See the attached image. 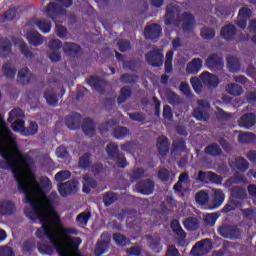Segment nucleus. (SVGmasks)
I'll return each instance as SVG.
<instances>
[{
	"label": "nucleus",
	"mask_w": 256,
	"mask_h": 256,
	"mask_svg": "<svg viewBox=\"0 0 256 256\" xmlns=\"http://www.w3.org/2000/svg\"><path fill=\"white\" fill-rule=\"evenodd\" d=\"M108 157H115L117 155L118 148L115 144H110L106 148Z\"/></svg>",
	"instance_id": "obj_52"
},
{
	"label": "nucleus",
	"mask_w": 256,
	"mask_h": 256,
	"mask_svg": "<svg viewBox=\"0 0 256 256\" xmlns=\"http://www.w3.org/2000/svg\"><path fill=\"white\" fill-rule=\"evenodd\" d=\"M56 155L60 159H65V157L68 155L67 149H65L63 146L58 147L56 150Z\"/></svg>",
	"instance_id": "obj_54"
},
{
	"label": "nucleus",
	"mask_w": 256,
	"mask_h": 256,
	"mask_svg": "<svg viewBox=\"0 0 256 256\" xmlns=\"http://www.w3.org/2000/svg\"><path fill=\"white\" fill-rule=\"evenodd\" d=\"M3 73L7 79H14L17 73V69L11 64H5L3 66Z\"/></svg>",
	"instance_id": "obj_31"
},
{
	"label": "nucleus",
	"mask_w": 256,
	"mask_h": 256,
	"mask_svg": "<svg viewBox=\"0 0 256 256\" xmlns=\"http://www.w3.org/2000/svg\"><path fill=\"white\" fill-rule=\"evenodd\" d=\"M104 204L109 207V205H112L117 201V195L113 193H107L103 198Z\"/></svg>",
	"instance_id": "obj_43"
},
{
	"label": "nucleus",
	"mask_w": 256,
	"mask_h": 256,
	"mask_svg": "<svg viewBox=\"0 0 256 256\" xmlns=\"http://www.w3.org/2000/svg\"><path fill=\"white\" fill-rule=\"evenodd\" d=\"M195 199L199 205H205L209 201V194H207L205 191H200L196 194Z\"/></svg>",
	"instance_id": "obj_36"
},
{
	"label": "nucleus",
	"mask_w": 256,
	"mask_h": 256,
	"mask_svg": "<svg viewBox=\"0 0 256 256\" xmlns=\"http://www.w3.org/2000/svg\"><path fill=\"white\" fill-rule=\"evenodd\" d=\"M157 147L160 155H166L169 151V141L167 140V137L161 136L158 139Z\"/></svg>",
	"instance_id": "obj_20"
},
{
	"label": "nucleus",
	"mask_w": 256,
	"mask_h": 256,
	"mask_svg": "<svg viewBox=\"0 0 256 256\" xmlns=\"http://www.w3.org/2000/svg\"><path fill=\"white\" fill-rule=\"evenodd\" d=\"M207 67L212 71H217L223 67V59L217 55L210 56L206 61Z\"/></svg>",
	"instance_id": "obj_13"
},
{
	"label": "nucleus",
	"mask_w": 256,
	"mask_h": 256,
	"mask_svg": "<svg viewBox=\"0 0 256 256\" xmlns=\"http://www.w3.org/2000/svg\"><path fill=\"white\" fill-rule=\"evenodd\" d=\"M0 213H2V215H13V213H15V204L11 201L1 202Z\"/></svg>",
	"instance_id": "obj_17"
},
{
	"label": "nucleus",
	"mask_w": 256,
	"mask_h": 256,
	"mask_svg": "<svg viewBox=\"0 0 256 256\" xmlns=\"http://www.w3.org/2000/svg\"><path fill=\"white\" fill-rule=\"evenodd\" d=\"M240 143H255L256 136L253 133H241L238 137Z\"/></svg>",
	"instance_id": "obj_33"
},
{
	"label": "nucleus",
	"mask_w": 256,
	"mask_h": 256,
	"mask_svg": "<svg viewBox=\"0 0 256 256\" xmlns=\"http://www.w3.org/2000/svg\"><path fill=\"white\" fill-rule=\"evenodd\" d=\"M127 97H131V89L124 87L121 89L120 96L118 97V103H123Z\"/></svg>",
	"instance_id": "obj_45"
},
{
	"label": "nucleus",
	"mask_w": 256,
	"mask_h": 256,
	"mask_svg": "<svg viewBox=\"0 0 256 256\" xmlns=\"http://www.w3.org/2000/svg\"><path fill=\"white\" fill-rule=\"evenodd\" d=\"M107 249H109V240H104L97 243L94 253L96 256H101Z\"/></svg>",
	"instance_id": "obj_29"
},
{
	"label": "nucleus",
	"mask_w": 256,
	"mask_h": 256,
	"mask_svg": "<svg viewBox=\"0 0 256 256\" xmlns=\"http://www.w3.org/2000/svg\"><path fill=\"white\" fill-rule=\"evenodd\" d=\"M63 49L65 53H79V51H81V47H79V45L71 43L64 44Z\"/></svg>",
	"instance_id": "obj_38"
},
{
	"label": "nucleus",
	"mask_w": 256,
	"mask_h": 256,
	"mask_svg": "<svg viewBox=\"0 0 256 256\" xmlns=\"http://www.w3.org/2000/svg\"><path fill=\"white\" fill-rule=\"evenodd\" d=\"M166 256H179V251L175 246H169Z\"/></svg>",
	"instance_id": "obj_62"
},
{
	"label": "nucleus",
	"mask_w": 256,
	"mask_h": 256,
	"mask_svg": "<svg viewBox=\"0 0 256 256\" xmlns=\"http://www.w3.org/2000/svg\"><path fill=\"white\" fill-rule=\"evenodd\" d=\"M187 181H189V176L187 174H181L178 183L174 185L175 191H181V184L187 183Z\"/></svg>",
	"instance_id": "obj_47"
},
{
	"label": "nucleus",
	"mask_w": 256,
	"mask_h": 256,
	"mask_svg": "<svg viewBox=\"0 0 256 256\" xmlns=\"http://www.w3.org/2000/svg\"><path fill=\"white\" fill-rule=\"evenodd\" d=\"M146 61L149 65H152V67H160V65H163V52L159 49L149 52L146 55Z\"/></svg>",
	"instance_id": "obj_6"
},
{
	"label": "nucleus",
	"mask_w": 256,
	"mask_h": 256,
	"mask_svg": "<svg viewBox=\"0 0 256 256\" xmlns=\"http://www.w3.org/2000/svg\"><path fill=\"white\" fill-rule=\"evenodd\" d=\"M201 37H203V39H213V37H215V31L212 29H203L201 30Z\"/></svg>",
	"instance_id": "obj_51"
},
{
	"label": "nucleus",
	"mask_w": 256,
	"mask_h": 256,
	"mask_svg": "<svg viewBox=\"0 0 256 256\" xmlns=\"http://www.w3.org/2000/svg\"><path fill=\"white\" fill-rule=\"evenodd\" d=\"M180 91L186 95V97H189L191 94V89L189 88V84L187 83H181L180 85Z\"/></svg>",
	"instance_id": "obj_59"
},
{
	"label": "nucleus",
	"mask_w": 256,
	"mask_h": 256,
	"mask_svg": "<svg viewBox=\"0 0 256 256\" xmlns=\"http://www.w3.org/2000/svg\"><path fill=\"white\" fill-rule=\"evenodd\" d=\"M230 167L232 169H239L240 171H245V169H249V163L243 158H238L235 162L230 163Z\"/></svg>",
	"instance_id": "obj_27"
},
{
	"label": "nucleus",
	"mask_w": 256,
	"mask_h": 256,
	"mask_svg": "<svg viewBox=\"0 0 256 256\" xmlns=\"http://www.w3.org/2000/svg\"><path fill=\"white\" fill-rule=\"evenodd\" d=\"M83 132L85 135H93L95 133V126L93 125V122L91 120H86L84 126H83Z\"/></svg>",
	"instance_id": "obj_37"
},
{
	"label": "nucleus",
	"mask_w": 256,
	"mask_h": 256,
	"mask_svg": "<svg viewBox=\"0 0 256 256\" xmlns=\"http://www.w3.org/2000/svg\"><path fill=\"white\" fill-rule=\"evenodd\" d=\"M71 177V172L70 171H60L55 175V180L58 183H61L62 181H66V179H69Z\"/></svg>",
	"instance_id": "obj_40"
},
{
	"label": "nucleus",
	"mask_w": 256,
	"mask_h": 256,
	"mask_svg": "<svg viewBox=\"0 0 256 256\" xmlns=\"http://www.w3.org/2000/svg\"><path fill=\"white\" fill-rule=\"evenodd\" d=\"M59 49H61V41L53 40L50 44L49 59L54 63H57L61 59L59 54Z\"/></svg>",
	"instance_id": "obj_8"
},
{
	"label": "nucleus",
	"mask_w": 256,
	"mask_h": 256,
	"mask_svg": "<svg viewBox=\"0 0 256 256\" xmlns=\"http://www.w3.org/2000/svg\"><path fill=\"white\" fill-rule=\"evenodd\" d=\"M11 127L13 131L16 133H20V135H25L26 133V128H25V120H16L12 122Z\"/></svg>",
	"instance_id": "obj_25"
},
{
	"label": "nucleus",
	"mask_w": 256,
	"mask_h": 256,
	"mask_svg": "<svg viewBox=\"0 0 256 256\" xmlns=\"http://www.w3.org/2000/svg\"><path fill=\"white\" fill-rule=\"evenodd\" d=\"M25 117V113L23 112V110H21L20 108H15L13 109L10 114H9V118L8 121L10 123H13L15 121H21L23 120Z\"/></svg>",
	"instance_id": "obj_21"
},
{
	"label": "nucleus",
	"mask_w": 256,
	"mask_h": 256,
	"mask_svg": "<svg viewBox=\"0 0 256 256\" xmlns=\"http://www.w3.org/2000/svg\"><path fill=\"white\" fill-rule=\"evenodd\" d=\"M79 189V182L68 181L63 184L58 185V191L62 197H67L68 195H73Z\"/></svg>",
	"instance_id": "obj_4"
},
{
	"label": "nucleus",
	"mask_w": 256,
	"mask_h": 256,
	"mask_svg": "<svg viewBox=\"0 0 256 256\" xmlns=\"http://www.w3.org/2000/svg\"><path fill=\"white\" fill-rule=\"evenodd\" d=\"M171 228L174 231V233L178 235V237H181L182 239H185V237H187V235L185 234V231L181 227V224H179V221L177 220L172 221Z\"/></svg>",
	"instance_id": "obj_32"
},
{
	"label": "nucleus",
	"mask_w": 256,
	"mask_h": 256,
	"mask_svg": "<svg viewBox=\"0 0 256 256\" xmlns=\"http://www.w3.org/2000/svg\"><path fill=\"white\" fill-rule=\"evenodd\" d=\"M234 35H235V26L226 25L224 28H222L221 37H223V39H226V41L233 39Z\"/></svg>",
	"instance_id": "obj_24"
},
{
	"label": "nucleus",
	"mask_w": 256,
	"mask_h": 256,
	"mask_svg": "<svg viewBox=\"0 0 256 256\" xmlns=\"http://www.w3.org/2000/svg\"><path fill=\"white\" fill-rule=\"evenodd\" d=\"M158 176L162 181H167L169 179V171L167 169H160Z\"/></svg>",
	"instance_id": "obj_60"
},
{
	"label": "nucleus",
	"mask_w": 256,
	"mask_h": 256,
	"mask_svg": "<svg viewBox=\"0 0 256 256\" xmlns=\"http://www.w3.org/2000/svg\"><path fill=\"white\" fill-rule=\"evenodd\" d=\"M91 218L90 212H82L80 213L76 218V223L78 227H85L87 223L89 222V219Z\"/></svg>",
	"instance_id": "obj_28"
},
{
	"label": "nucleus",
	"mask_w": 256,
	"mask_h": 256,
	"mask_svg": "<svg viewBox=\"0 0 256 256\" xmlns=\"http://www.w3.org/2000/svg\"><path fill=\"white\" fill-rule=\"evenodd\" d=\"M115 162L117 163L118 166H120L122 168L127 167V160H125V158L123 156H121V157L116 156Z\"/></svg>",
	"instance_id": "obj_63"
},
{
	"label": "nucleus",
	"mask_w": 256,
	"mask_h": 256,
	"mask_svg": "<svg viewBox=\"0 0 256 256\" xmlns=\"http://www.w3.org/2000/svg\"><path fill=\"white\" fill-rule=\"evenodd\" d=\"M126 134H127V128H117L114 131V136L117 139H121V137H125Z\"/></svg>",
	"instance_id": "obj_56"
},
{
	"label": "nucleus",
	"mask_w": 256,
	"mask_h": 256,
	"mask_svg": "<svg viewBox=\"0 0 256 256\" xmlns=\"http://www.w3.org/2000/svg\"><path fill=\"white\" fill-rule=\"evenodd\" d=\"M164 119H173V112L171 111V106H165L163 112Z\"/></svg>",
	"instance_id": "obj_58"
},
{
	"label": "nucleus",
	"mask_w": 256,
	"mask_h": 256,
	"mask_svg": "<svg viewBox=\"0 0 256 256\" xmlns=\"http://www.w3.org/2000/svg\"><path fill=\"white\" fill-rule=\"evenodd\" d=\"M44 97L48 105L55 106L59 102V98H57V94H55V90L53 88H48L44 93Z\"/></svg>",
	"instance_id": "obj_19"
},
{
	"label": "nucleus",
	"mask_w": 256,
	"mask_h": 256,
	"mask_svg": "<svg viewBox=\"0 0 256 256\" xmlns=\"http://www.w3.org/2000/svg\"><path fill=\"white\" fill-rule=\"evenodd\" d=\"M113 239L117 245H127V243H129V240L121 234H114Z\"/></svg>",
	"instance_id": "obj_49"
},
{
	"label": "nucleus",
	"mask_w": 256,
	"mask_h": 256,
	"mask_svg": "<svg viewBox=\"0 0 256 256\" xmlns=\"http://www.w3.org/2000/svg\"><path fill=\"white\" fill-rule=\"evenodd\" d=\"M5 19L6 21H11L12 19H15V10H8L5 13Z\"/></svg>",
	"instance_id": "obj_64"
},
{
	"label": "nucleus",
	"mask_w": 256,
	"mask_h": 256,
	"mask_svg": "<svg viewBox=\"0 0 256 256\" xmlns=\"http://www.w3.org/2000/svg\"><path fill=\"white\" fill-rule=\"evenodd\" d=\"M219 234L226 239H237L239 237V232L231 226H222L218 230Z\"/></svg>",
	"instance_id": "obj_10"
},
{
	"label": "nucleus",
	"mask_w": 256,
	"mask_h": 256,
	"mask_svg": "<svg viewBox=\"0 0 256 256\" xmlns=\"http://www.w3.org/2000/svg\"><path fill=\"white\" fill-rule=\"evenodd\" d=\"M165 24H174L175 27H182L184 33H187V31H191V29H193V16L190 14L179 16V6H168L165 17Z\"/></svg>",
	"instance_id": "obj_2"
},
{
	"label": "nucleus",
	"mask_w": 256,
	"mask_h": 256,
	"mask_svg": "<svg viewBox=\"0 0 256 256\" xmlns=\"http://www.w3.org/2000/svg\"><path fill=\"white\" fill-rule=\"evenodd\" d=\"M208 179H210V181H212V183H221L220 176L213 172L208 173Z\"/></svg>",
	"instance_id": "obj_61"
},
{
	"label": "nucleus",
	"mask_w": 256,
	"mask_h": 256,
	"mask_svg": "<svg viewBox=\"0 0 256 256\" xmlns=\"http://www.w3.org/2000/svg\"><path fill=\"white\" fill-rule=\"evenodd\" d=\"M201 67H203V62L201 61V59H193L191 62L188 63L186 67V73H188L189 75H194L195 73H199V71H201Z\"/></svg>",
	"instance_id": "obj_14"
},
{
	"label": "nucleus",
	"mask_w": 256,
	"mask_h": 256,
	"mask_svg": "<svg viewBox=\"0 0 256 256\" xmlns=\"http://www.w3.org/2000/svg\"><path fill=\"white\" fill-rule=\"evenodd\" d=\"M146 39H155L161 35V26L157 24H152L147 26L144 31Z\"/></svg>",
	"instance_id": "obj_12"
},
{
	"label": "nucleus",
	"mask_w": 256,
	"mask_h": 256,
	"mask_svg": "<svg viewBox=\"0 0 256 256\" xmlns=\"http://www.w3.org/2000/svg\"><path fill=\"white\" fill-rule=\"evenodd\" d=\"M200 79L206 87H217L219 85V78L217 76L209 73L204 72L201 74Z\"/></svg>",
	"instance_id": "obj_9"
},
{
	"label": "nucleus",
	"mask_w": 256,
	"mask_h": 256,
	"mask_svg": "<svg viewBox=\"0 0 256 256\" xmlns=\"http://www.w3.org/2000/svg\"><path fill=\"white\" fill-rule=\"evenodd\" d=\"M223 201H225V194L223 191L215 190L212 209H218V207H221V205H223Z\"/></svg>",
	"instance_id": "obj_22"
},
{
	"label": "nucleus",
	"mask_w": 256,
	"mask_h": 256,
	"mask_svg": "<svg viewBox=\"0 0 256 256\" xmlns=\"http://www.w3.org/2000/svg\"><path fill=\"white\" fill-rule=\"evenodd\" d=\"M15 47H19V49L21 50V52L23 53V55H25L27 57V44H25V42H23V40L18 39L14 42Z\"/></svg>",
	"instance_id": "obj_50"
},
{
	"label": "nucleus",
	"mask_w": 256,
	"mask_h": 256,
	"mask_svg": "<svg viewBox=\"0 0 256 256\" xmlns=\"http://www.w3.org/2000/svg\"><path fill=\"white\" fill-rule=\"evenodd\" d=\"M97 185V182L93 180L89 176H84V182H83V192L84 193H91V189L95 188Z\"/></svg>",
	"instance_id": "obj_26"
},
{
	"label": "nucleus",
	"mask_w": 256,
	"mask_h": 256,
	"mask_svg": "<svg viewBox=\"0 0 256 256\" xmlns=\"http://www.w3.org/2000/svg\"><path fill=\"white\" fill-rule=\"evenodd\" d=\"M198 109L194 110V117L198 119V121H207L209 119V113L206 111H209V103L198 101Z\"/></svg>",
	"instance_id": "obj_7"
},
{
	"label": "nucleus",
	"mask_w": 256,
	"mask_h": 256,
	"mask_svg": "<svg viewBox=\"0 0 256 256\" xmlns=\"http://www.w3.org/2000/svg\"><path fill=\"white\" fill-rule=\"evenodd\" d=\"M89 163H91V160L89 159V154H85L80 158L79 166L85 169V167H89Z\"/></svg>",
	"instance_id": "obj_53"
},
{
	"label": "nucleus",
	"mask_w": 256,
	"mask_h": 256,
	"mask_svg": "<svg viewBox=\"0 0 256 256\" xmlns=\"http://www.w3.org/2000/svg\"><path fill=\"white\" fill-rule=\"evenodd\" d=\"M172 61H173V51H169L166 54V61H165V71H166V73H171V69H173Z\"/></svg>",
	"instance_id": "obj_39"
},
{
	"label": "nucleus",
	"mask_w": 256,
	"mask_h": 256,
	"mask_svg": "<svg viewBox=\"0 0 256 256\" xmlns=\"http://www.w3.org/2000/svg\"><path fill=\"white\" fill-rule=\"evenodd\" d=\"M256 123V117L254 114H245L241 117L239 121L240 127H246V129H249V127H253Z\"/></svg>",
	"instance_id": "obj_15"
},
{
	"label": "nucleus",
	"mask_w": 256,
	"mask_h": 256,
	"mask_svg": "<svg viewBox=\"0 0 256 256\" xmlns=\"http://www.w3.org/2000/svg\"><path fill=\"white\" fill-rule=\"evenodd\" d=\"M77 115H73V116H68L66 118V125L68 127V129H75L77 127Z\"/></svg>",
	"instance_id": "obj_42"
},
{
	"label": "nucleus",
	"mask_w": 256,
	"mask_h": 256,
	"mask_svg": "<svg viewBox=\"0 0 256 256\" xmlns=\"http://www.w3.org/2000/svg\"><path fill=\"white\" fill-rule=\"evenodd\" d=\"M184 227L188 231H195L199 228V220L197 218H188L184 221Z\"/></svg>",
	"instance_id": "obj_30"
},
{
	"label": "nucleus",
	"mask_w": 256,
	"mask_h": 256,
	"mask_svg": "<svg viewBox=\"0 0 256 256\" xmlns=\"http://www.w3.org/2000/svg\"><path fill=\"white\" fill-rule=\"evenodd\" d=\"M251 17V10L249 8H243L239 11L237 25L240 29H245L247 27V19Z\"/></svg>",
	"instance_id": "obj_11"
},
{
	"label": "nucleus",
	"mask_w": 256,
	"mask_h": 256,
	"mask_svg": "<svg viewBox=\"0 0 256 256\" xmlns=\"http://www.w3.org/2000/svg\"><path fill=\"white\" fill-rule=\"evenodd\" d=\"M190 83L196 93H201V89L203 88V84H201V80L197 77H192Z\"/></svg>",
	"instance_id": "obj_41"
},
{
	"label": "nucleus",
	"mask_w": 256,
	"mask_h": 256,
	"mask_svg": "<svg viewBox=\"0 0 256 256\" xmlns=\"http://www.w3.org/2000/svg\"><path fill=\"white\" fill-rule=\"evenodd\" d=\"M226 91L227 93H229L230 95H241V93H243V89L241 88V86L237 85V84H230L226 87Z\"/></svg>",
	"instance_id": "obj_35"
},
{
	"label": "nucleus",
	"mask_w": 256,
	"mask_h": 256,
	"mask_svg": "<svg viewBox=\"0 0 256 256\" xmlns=\"http://www.w3.org/2000/svg\"><path fill=\"white\" fill-rule=\"evenodd\" d=\"M31 71H29V69L24 68L19 70L18 72V81L19 83L25 84V83H29V81H31Z\"/></svg>",
	"instance_id": "obj_23"
},
{
	"label": "nucleus",
	"mask_w": 256,
	"mask_h": 256,
	"mask_svg": "<svg viewBox=\"0 0 256 256\" xmlns=\"http://www.w3.org/2000/svg\"><path fill=\"white\" fill-rule=\"evenodd\" d=\"M153 187L154 184L152 181L140 183L137 185V190L139 193H142V195H151L153 193Z\"/></svg>",
	"instance_id": "obj_18"
},
{
	"label": "nucleus",
	"mask_w": 256,
	"mask_h": 256,
	"mask_svg": "<svg viewBox=\"0 0 256 256\" xmlns=\"http://www.w3.org/2000/svg\"><path fill=\"white\" fill-rule=\"evenodd\" d=\"M217 221V217L215 214H206L204 215V223L208 225L209 227H213Z\"/></svg>",
	"instance_id": "obj_46"
},
{
	"label": "nucleus",
	"mask_w": 256,
	"mask_h": 256,
	"mask_svg": "<svg viewBox=\"0 0 256 256\" xmlns=\"http://www.w3.org/2000/svg\"><path fill=\"white\" fill-rule=\"evenodd\" d=\"M15 255L13 253V250L10 248V247H3V248H0V256H13Z\"/></svg>",
	"instance_id": "obj_57"
},
{
	"label": "nucleus",
	"mask_w": 256,
	"mask_h": 256,
	"mask_svg": "<svg viewBox=\"0 0 256 256\" xmlns=\"http://www.w3.org/2000/svg\"><path fill=\"white\" fill-rule=\"evenodd\" d=\"M27 40L30 43V45H34L37 47V45L43 44V38L41 37V34L37 31H31L27 34Z\"/></svg>",
	"instance_id": "obj_16"
},
{
	"label": "nucleus",
	"mask_w": 256,
	"mask_h": 256,
	"mask_svg": "<svg viewBox=\"0 0 256 256\" xmlns=\"http://www.w3.org/2000/svg\"><path fill=\"white\" fill-rule=\"evenodd\" d=\"M118 47L120 51H129L131 44L129 41L121 40L118 42Z\"/></svg>",
	"instance_id": "obj_55"
},
{
	"label": "nucleus",
	"mask_w": 256,
	"mask_h": 256,
	"mask_svg": "<svg viewBox=\"0 0 256 256\" xmlns=\"http://www.w3.org/2000/svg\"><path fill=\"white\" fill-rule=\"evenodd\" d=\"M1 99V94H0ZM0 155L11 169L18 189L24 196H46L43 187L35 177V163L31 158L21 154L13 133L0 116Z\"/></svg>",
	"instance_id": "obj_1"
},
{
	"label": "nucleus",
	"mask_w": 256,
	"mask_h": 256,
	"mask_svg": "<svg viewBox=\"0 0 256 256\" xmlns=\"http://www.w3.org/2000/svg\"><path fill=\"white\" fill-rule=\"evenodd\" d=\"M207 155H219L221 148L218 145H210L206 148Z\"/></svg>",
	"instance_id": "obj_48"
},
{
	"label": "nucleus",
	"mask_w": 256,
	"mask_h": 256,
	"mask_svg": "<svg viewBox=\"0 0 256 256\" xmlns=\"http://www.w3.org/2000/svg\"><path fill=\"white\" fill-rule=\"evenodd\" d=\"M39 131V125L36 122H30L28 128H26L25 135H35Z\"/></svg>",
	"instance_id": "obj_44"
},
{
	"label": "nucleus",
	"mask_w": 256,
	"mask_h": 256,
	"mask_svg": "<svg viewBox=\"0 0 256 256\" xmlns=\"http://www.w3.org/2000/svg\"><path fill=\"white\" fill-rule=\"evenodd\" d=\"M45 14L51 17L56 23V33L58 37H67V29L63 26H59V23H63L65 17V10L59 9V6L55 3H50L45 9Z\"/></svg>",
	"instance_id": "obj_3"
},
{
	"label": "nucleus",
	"mask_w": 256,
	"mask_h": 256,
	"mask_svg": "<svg viewBox=\"0 0 256 256\" xmlns=\"http://www.w3.org/2000/svg\"><path fill=\"white\" fill-rule=\"evenodd\" d=\"M36 26L42 33H49L51 31V23L47 20L41 19L36 22Z\"/></svg>",
	"instance_id": "obj_34"
},
{
	"label": "nucleus",
	"mask_w": 256,
	"mask_h": 256,
	"mask_svg": "<svg viewBox=\"0 0 256 256\" xmlns=\"http://www.w3.org/2000/svg\"><path fill=\"white\" fill-rule=\"evenodd\" d=\"M209 251H211V241L209 239H205L194 245L191 254L193 256H201L205 255V253H209Z\"/></svg>",
	"instance_id": "obj_5"
}]
</instances>
